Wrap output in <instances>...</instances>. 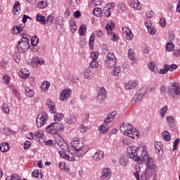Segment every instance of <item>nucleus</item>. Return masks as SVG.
<instances>
[{
    "label": "nucleus",
    "instance_id": "nucleus-1",
    "mask_svg": "<svg viewBox=\"0 0 180 180\" xmlns=\"http://www.w3.org/2000/svg\"><path fill=\"white\" fill-rule=\"evenodd\" d=\"M141 161H143L146 165L145 171L141 174V179L148 180L151 176H153V175H155L154 179H155V176H157V174H155L157 166L154 163L153 158H150L146 150L142 152Z\"/></svg>",
    "mask_w": 180,
    "mask_h": 180
},
{
    "label": "nucleus",
    "instance_id": "nucleus-2",
    "mask_svg": "<svg viewBox=\"0 0 180 180\" xmlns=\"http://www.w3.org/2000/svg\"><path fill=\"white\" fill-rule=\"evenodd\" d=\"M127 153H128V155L129 158L131 160H134V161H141V157H143V154H141V156H139V148L136 146H129L127 149Z\"/></svg>",
    "mask_w": 180,
    "mask_h": 180
},
{
    "label": "nucleus",
    "instance_id": "nucleus-3",
    "mask_svg": "<svg viewBox=\"0 0 180 180\" xmlns=\"http://www.w3.org/2000/svg\"><path fill=\"white\" fill-rule=\"evenodd\" d=\"M63 130H64V126L58 122H53L46 128V131L53 135L57 134V131H63Z\"/></svg>",
    "mask_w": 180,
    "mask_h": 180
},
{
    "label": "nucleus",
    "instance_id": "nucleus-4",
    "mask_svg": "<svg viewBox=\"0 0 180 180\" xmlns=\"http://www.w3.org/2000/svg\"><path fill=\"white\" fill-rule=\"evenodd\" d=\"M116 56L115 53L110 52L108 53L106 58L105 60V65L108 68H113L117 64Z\"/></svg>",
    "mask_w": 180,
    "mask_h": 180
},
{
    "label": "nucleus",
    "instance_id": "nucleus-5",
    "mask_svg": "<svg viewBox=\"0 0 180 180\" xmlns=\"http://www.w3.org/2000/svg\"><path fill=\"white\" fill-rule=\"evenodd\" d=\"M167 94L169 96H175V95H180V87L176 83L168 87Z\"/></svg>",
    "mask_w": 180,
    "mask_h": 180
},
{
    "label": "nucleus",
    "instance_id": "nucleus-6",
    "mask_svg": "<svg viewBox=\"0 0 180 180\" xmlns=\"http://www.w3.org/2000/svg\"><path fill=\"white\" fill-rule=\"evenodd\" d=\"M97 103H103L106 101V89L102 87L99 91L96 96Z\"/></svg>",
    "mask_w": 180,
    "mask_h": 180
},
{
    "label": "nucleus",
    "instance_id": "nucleus-7",
    "mask_svg": "<svg viewBox=\"0 0 180 180\" xmlns=\"http://www.w3.org/2000/svg\"><path fill=\"white\" fill-rule=\"evenodd\" d=\"M105 158V153L101 150H97L96 152L92 155V160L94 162H99Z\"/></svg>",
    "mask_w": 180,
    "mask_h": 180
},
{
    "label": "nucleus",
    "instance_id": "nucleus-8",
    "mask_svg": "<svg viewBox=\"0 0 180 180\" xmlns=\"http://www.w3.org/2000/svg\"><path fill=\"white\" fill-rule=\"evenodd\" d=\"M30 48V44L26 42H19L17 45L18 51L20 53H25Z\"/></svg>",
    "mask_w": 180,
    "mask_h": 180
},
{
    "label": "nucleus",
    "instance_id": "nucleus-9",
    "mask_svg": "<svg viewBox=\"0 0 180 180\" xmlns=\"http://www.w3.org/2000/svg\"><path fill=\"white\" fill-rule=\"evenodd\" d=\"M71 92L72 91L70 89H66L63 90L60 94V97H59L60 101H67V99H68V98L71 96Z\"/></svg>",
    "mask_w": 180,
    "mask_h": 180
},
{
    "label": "nucleus",
    "instance_id": "nucleus-10",
    "mask_svg": "<svg viewBox=\"0 0 180 180\" xmlns=\"http://www.w3.org/2000/svg\"><path fill=\"white\" fill-rule=\"evenodd\" d=\"M78 119V117L75 116L74 114H70L66 117L65 119V122L67 124H75L77 123V120Z\"/></svg>",
    "mask_w": 180,
    "mask_h": 180
},
{
    "label": "nucleus",
    "instance_id": "nucleus-11",
    "mask_svg": "<svg viewBox=\"0 0 180 180\" xmlns=\"http://www.w3.org/2000/svg\"><path fill=\"white\" fill-rule=\"evenodd\" d=\"M89 150L88 146H82L76 149V157H82Z\"/></svg>",
    "mask_w": 180,
    "mask_h": 180
},
{
    "label": "nucleus",
    "instance_id": "nucleus-12",
    "mask_svg": "<svg viewBox=\"0 0 180 180\" xmlns=\"http://www.w3.org/2000/svg\"><path fill=\"white\" fill-rule=\"evenodd\" d=\"M137 85H139V82L137 80H129L124 84V88L128 91H130V89H134Z\"/></svg>",
    "mask_w": 180,
    "mask_h": 180
},
{
    "label": "nucleus",
    "instance_id": "nucleus-13",
    "mask_svg": "<svg viewBox=\"0 0 180 180\" xmlns=\"http://www.w3.org/2000/svg\"><path fill=\"white\" fill-rule=\"evenodd\" d=\"M112 176V171L110 169H104L102 172V175L101 176V180H108Z\"/></svg>",
    "mask_w": 180,
    "mask_h": 180
},
{
    "label": "nucleus",
    "instance_id": "nucleus-14",
    "mask_svg": "<svg viewBox=\"0 0 180 180\" xmlns=\"http://www.w3.org/2000/svg\"><path fill=\"white\" fill-rule=\"evenodd\" d=\"M123 33L126 35L127 40H131L134 37L133 32L130 28L125 27L122 28Z\"/></svg>",
    "mask_w": 180,
    "mask_h": 180
},
{
    "label": "nucleus",
    "instance_id": "nucleus-15",
    "mask_svg": "<svg viewBox=\"0 0 180 180\" xmlns=\"http://www.w3.org/2000/svg\"><path fill=\"white\" fill-rule=\"evenodd\" d=\"M55 26L57 30L63 29L64 27V21L63 20V16H58L56 19Z\"/></svg>",
    "mask_w": 180,
    "mask_h": 180
},
{
    "label": "nucleus",
    "instance_id": "nucleus-16",
    "mask_svg": "<svg viewBox=\"0 0 180 180\" xmlns=\"http://www.w3.org/2000/svg\"><path fill=\"white\" fill-rule=\"evenodd\" d=\"M46 103L49 108L50 113H56V112H57V109L56 108V104L53 101H51V100H47Z\"/></svg>",
    "mask_w": 180,
    "mask_h": 180
},
{
    "label": "nucleus",
    "instance_id": "nucleus-17",
    "mask_svg": "<svg viewBox=\"0 0 180 180\" xmlns=\"http://www.w3.org/2000/svg\"><path fill=\"white\" fill-rule=\"evenodd\" d=\"M128 58L131 60V64H134V63H136V53H134V50L133 49L128 50Z\"/></svg>",
    "mask_w": 180,
    "mask_h": 180
},
{
    "label": "nucleus",
    "instance_id": "nucleus-18",
    "mask_svg": "<svg viewBox=\"0 0 180 180\" xmlns=\"http://www.w3.org/2000/svg\"><path fill=\"white\" fill-rule=\"evenodd\" d=\"M83 75L87 79H92V77H94V72H92V69H91V68H89L84 70Z\"/></svg>",
    "mask_w": 180,
    "mask_h": 180
},
{
    "label": "nucleus",
    "instance_id": "nucleus-19",
    "mask_svg": "<svg viewBox=\"0 0 180 180\" xmlns=\"http://www.w3.org/2000/svg\"><path fill=\"white\" fill-rule=\"evenodd\" d=\"M130 6L136 11H139V9L141 8V6H140V1H139V0H130Z\"/></svg>",
    "mask_w": 180,
    "mask_h": 180
},
{
    "label": "nucleus",
    "instance_id": "nucleus-20",
    "mask_svg": "<svg viewBox=\"0 0 180 180\" xmlns=\"http://www.w3.org/2000/svg\"><path fill=\"white\" fill-rule=\"evenodd\" d=\"M105 29L107 30V33H108V36H110V34H112L113 29H115V23L112 22H109L105 25Z\"/></svg>",
    "mask_w": 180,
    "mask_h": 180
},
{
    "label": "nucleus",
    "instance_id": "nucleus-21",
    "mask_svg": "<svg viewBox=\"0 0 180 180\" xmlns=\"http://www.w3.org/2000/svg\"><path fill=\"white\" fill-rule=\"evenodd\" d=\"M164 148V146H162V142H155V150L156 154H160V153H162V150Z\"/></svg>",
    "mask_w": 180,
    "mask_h": 180
},
{
    "label": "nucleus",
    "instance_id": "nucleus-22",
    "mask_svg": "<svg viewBox=\"0 0 180 180\" xmlns=\"http://www.w3.org/2000/svg\"><path fill=\"white\" fill-rule=\"evenodd\" d=\"M128 137H130L131 139H139L140 137V132L137 131H134V129H132L131 131H129V133H128L127 135Z\"/></svg>",
    "mask_w": 180,
    "mask_h": 180
},
{
    "label": "nucleus",
    "instance_id": "nucleus-23",
    "mask_svg": "<svg viewBox=\"0 0 180 180\" xmlns=\"http://www.w3.org/2000/svg\"><path fill=\"white\" fill-rule=\"evenodd\" d=\"M24 89L25 96H27L28 98H32V96H34V91H33V89H30L27 86H25Z\"/></svg>",
    "mask_w": 180,
    "mask_h": 180
},
{
    "label": "nucleus",
    "instance_id": "nucleus-24",
    "mask_svg": "<svg viewBox=\"0 0 180 180\" xmlns=\"http://www.w3.org/2000/svg\"><path fill=\"white\" fill-rule=\"evenodd\" d=\"M143 97L144 94L141 93V91H138L134 96L133 101H134V102H140V101H141V99H143Z\"/></svg>",
    "mask_w": 180,
    "mask_h": 180
},
{
    "label": "nucleus",
    "instance_id": "nucleus-25",
    "mask_svg": "<svg viewBox=\"0 0 180 180\" xmlns=\"http://www.w3.org/2000/svg\"><path fill=\"white\" fill-rule=\"evenodd\" d=\"M0 150L1 153H6L9 150V143L4 142L0 146Z\"/></svg>",
    "mask_w": 180,
    "mask_h": 180
},
{
    "label": "nucleus",
    "instance_id": "nucleus-26",
    "mask_svg": "<svg viewBox=\"0 0 180 180\" xmlns=\"http://www.w3.org/2000/svg\"><path fill=\"white\" fill-rule=\"evenodd\" d=\"M119 162L122 167H126L129 164V159L126 156H122L120 158Z\"/></svg>",
    "mask_w": 180,
    "mask_h": 180
},
{
    "label": "nucleus",
    "instance_id": "nucleus-27",
    "mask_svg": "<svg viewBox=\"0 0 180 180\" xmlns=\"http://www.w3.org/2000/svg\"><path fill=\"white\" fill-rule=\"evenodd\" d=\"M41 117V118H40ZM41 119V122H44V124H46V122H47V120L49 119V115H47V113L44 112V113H40L37 119Z\"/></svg>",
    "mask_w": 180,
    "mask_h": 180
},
{
    "label": "nucleus",
    "instance_id": "nucleus-28",
    "mask_svg": "<svg viewBox=\"0 0 180 180\" xmlns=\"http://www.w3.org/2000/svg\"><path fill=\"white\" fill-rule=\"evenodd\" d=\"M36 19L37 22H40L41 25H46V18L40 14H37L36 15Z\"/></svg>",
    "mask_w": 180,
    "mask_h": 180
},
{
    "label": "nucleus",
    "instance_id": "nucleus-29",
    "mask_svg": "<svg viewBox=\"0 0 180 180\" xmlns=\"http://www.w3.org/2000/svg\"><path fill=\"white\" fill-rule=\"evenodd\" d=\"M20 11V4H19V1H15L13 6V12L16 15L17 13H19Z\"/></svg>",
    "mask_w": 180,
    "mask_h": 180
},
{
    "label": "nucleus",
    "instance_id": "nucleus-30",
    "mask_svg": "<svg viewBox=\"0 0 180 180\" xmlns=\"http://www.w3.org/2000/svg\"><path fill=\"white\" fill-rule=\"evenodd\" d=\"M64 119V115L63 113H56L53 116L54 122H60Z\"/></svg>",
    "mask_w": 180,
    "mask_h": 180
},
{
    "label": "nucleus",
    "instance_id": "nucleus-31",
    "mask_svg": "<svg viewBox=\"0 0 180 180\" xmlns=\"http://www.w3.org/2000/svg\"><path fill=\"white\" fill-rule=\"evenodd\" d=\"M79 36H85L86 34V25H83L79 28Z\"/></svg>",
    "mask_w": 180,
    "mask_h": 180
},
{
    "label": "nucleus",
    "instance_id": "nucleus-32",
    "mask_svg": "<svg viewBox=\"0 0 180 180\" xmlns=\"http://www.w3.org/2000/svg\"><path fill=\"white\" fill-rule=\"evenodd\" d=\"M58 146L60 147V150H63V151H65V153H67V150H68V144L65 141L59 143Z\"/></svg>",
    "mask_w": 180,
    "mask_h": 180
},
{
    "label": "nucleus",
    "instance_id": "nucleus-33",
    "mask_svg": "<svg viewBox=\"0 0 180 180\" xmlns=\"http://www.w3.org/2000/svg\"><path fill=\"white\" fill-rule=\"evenodd\" d=\"M93 14L94 15V16H96L97 18H101V16H102V10L99 8H95L93 10Z\"/></svg>",
    "mask_w": 180,
    "mask_h": 180
},
{
    "label": "nucleus",
    "instance_id": "nucleus-34",
    "mask_svg": "<svg viewBox=\"0 0 180 180\" xmlns=\"http://www.w3.org/2000/svg\"><path fill=\"white\" fill-rule=\"evenodd\" d=\"M70 27L72 33H75L77 32V25H75V20H71L70 22Z\"/></svg>",
    "mask_w": 180,
    "mask_h": 180
},
{
    "label": "nucleus",
    "instance_id": "nucleus-35",
    "mask_svg": "<svg viewBox=\"0 0 180 180\" xmlns=\"http://www.w3.org/2000/svg\"><path fill=\"white\" fill-rule=\"evenodd\" d=\"M34 138L38 139H43L44 137V134L43 131H37L34 134Z\"/></svg>",
    "mask_w": 180,
    "mask_h": 180
},
{
    "label": "nucleus",
    "instance_id": "nucleus-36",
    "mask_svg": "<svg viewBox=\"0 0 180 180\" xmlns=\"http://www.w3.org/2000/svg\"><path fill=\"white\" fill-rule=\"evenodd\" d=\"M175 49V45L171 42H168L166 45V51H174V49Z\"/></svg>",
    "mask_w": 180,
    "mask_h": 180
},
{
    "label": "nucleus",
    "instance_id": "nucleus-37",
    "mask_svg": "<svg viewBox=\"0 0 180 180\" xmlns=\"http://www.w3.org/2000/svg\"><path fill=\"white\" fill-rule=\"evenodd\" d=\"M162 136L165 141H169L171 140V136L169 135V131H164L162 132Z\"/></svg>",
    "mask_w": 180,
    "mask_h": 180
},
{
    "label": "nucleus",
    "instance_id": "nucleus-38",
    "mask_svg": "<svg viewBox=\"0 0 180 180\" xmlns=\"http://www.w3.org/2000/svg\"><path fill=\"white\" fill-rule=\"evenodd\" d=\"M167 110H168L167 105L163 106V108H162L160 110V115L161 117H165V114L167 113Z\"/></svg>",
    "mask_w": 180,
    "mask_h": 180
},
{
    "label": "nucleus",
    "instance_id": "nucleus-39",
    "mask_svg": "<svg viewBox=\"0 0 180 180\" xmlns=\"http://www.w3.org/2000/svg\"><path fill=\"white\" fill-rule=\"evenodd\" d=\"M55 138L58 145L59 144V143H64V141H64L63 136H61V135H60L59 134H55Z\"/></svg>",
    "mask_w": 180,
    "mask_h": 180
},
{
    "label": "nucleus",
    "instance_id": "nucleus-40",
    "mask_svg": "<svg viewBox=\"0 0 180 180\" xmlns=\"http://www.w3.org/2000/svg\"><path fill=\"white\" fill-rule=\"evenodd\" d=\"M120 68L119 66L117 67H114V68L112 69V75H114V77H117L119 75V74H120Z\"/></svg>",
    "mask_w": 180,
    "mask_h": 180
},
{
    "label": "nucleus",
    "instance_id": "nucleus-41",
    "mask_svg": "<svg viewBox=\"0 0 180 180\" xmlns=\"http://www.w3.org/2000/svg\"><path fill=\"white\" fill-rule=\"evenodd\" d=\"M67 153H70L72 155H75L77 156V148L75 147L72 146V147H68L67 150Z\"/></svg>",
    "mask_w": 180,
    "mask_h": 180
},
{
    "label": "nucleus",
    "instance_id": "nucleus-42",
    "mask_svg": "<svg viewBox=\"0 0 180 180\" xmlns=\"http://www.w3.org/2000/svg\"><path fill=\"white\" fill-rule=\"evenodd\" d=\"M38 43H39V37H37V36L32 37L31 39V44L32 47L37 46Z\"/></svg>",
    "mask_w": 180,
    "mask_h": 180
},
{
    "label": "nucleus",
    "instance_id": "nucleus-43",
    "mask_svg": "<svg viewBox=\"0 0 180 180\" xmlns=\"http://www.w3.org/2000/svg\"><path fill=\"white\" fill-rule=\"evenodd\" d=\"M94 43H95V35L92 34L91 35V37L89 38V46L90 49L94 48Z\"/></svg>",
    "mask_w": 180,
    "mask_h": 180
},
{
    "label": "nucleus",
    "instance_id": "nucleus-44",
    "mask_svg": "<svg viewBox=\"0 0 180 180\" xmlns=\"http://www.w3.org/2000/svg\"><path fill=\"white\" fill-rule=\"evenodd\" d=\"M79 144V139L78 138H73L71 141L72 147H78Z\"/></svg>",
    "mask_w": 180,
    "mask_h": 180
},
{
    "label": "nucleus",
    "instance_id": "nucleus-45",
    "mask_svg": "<svg viewBox=\"0 0 180 180\" xmlns=\"http://www.w3.org/2000/svg\"><path fill=\"white\" fill-rule=\"evenodd\" d=\"M149 70H150L153 72H158V68H155V64L154 63H151L148 65Z\"/></svg>",
    "mask_w": 180,
    "mask_h": 180
},
{
    "label": "nucleus",
    "instance_id": "nucleus-46",
    "mask_svg": "<svg viewBox=\"0 0 180 180\" xmlns=\"http://www.w3.org/2000/svg\"><path fill=\"white\" fill-rule=\"evenodd\" d=\"M98 130L103 134L108 131V126L106 124H103L98 127Z\"/></svg>",
    "mask_w": 180,
    "mask_h": 180
},
{
    "label": "nucleus",
    "instance_id": "nucleus-47",
    "mask_svg": "<svg viewBox=\"0 0 180 180\" xmlns=\"http://www.w3.org/2000/svg\"><path fill=\"white\" fill-rule=\"evenodd\" d=\"M46 22L49 26H51L54 23V16L49 15Z\"/></svg>",
    "mask_w": 180,
    "mask_h": 180
},
{
    "label": "nucleus",
    "instance_id": "nucleus-48",
    "mask_svg": "<svg viewBox=\"0 0 180 180\" xmlns=\"http://www.w3.org/2000/svg\"><path fill=\"white\" fill-rule=\"evenodd\" d=\"M117 9L119 12H124V10L126 9V5L124 4V3H119V4L117 5Z\"/></svg>",
    "mask_w": 180,
    "mask_h": 180
},
{
    "label": "nucleus",
    "instance_id": "nucleus-49",
    "mask_svg": "<svg viewBox=\"0 0 180 180\" xmlns=\"http://www.w3.org/2000/svg\"><path fill=\"white\" fill-rule=\"evenodd\" d=\"M13 58L15 63H19V61H20V53L18 52H14Z\"/></svg>",
    "mask_w": 180,
    "mask_h": 180
},
{
    "label": "nucleus",
    "instance_id": "nucleus-50",
    "mask_svg": "<svg viewBox=\"0 0 180 180\" xmlns=\"http://www.w3.org/2000/svg\"><path fill=\"white\" fill-rule=\"evenodd\" d=\"M165 65H166V68H167V71H171V72L174 71V70H176V68H178L175 64H172V65L165 64Z\"/></svg>",
    "mask_w": 180,
    "mask_h": 180
},
{
    "label": "nucleus",
    "instance_id": "nucleus-51",
    "mask_svg": "<svg viewBox=\"0 0 180 180\" xmlns=\"http://www.w3.org/2000/svg\"><path fill=\"white\" fill-rule=\"evenodd\" d=\"M37 6L39 9H44L47 6V2L44 1H39L37 4Z\"/></svg>",
    "mask_w": 180,
    "mask_h": 180
},
{
    "label": "nucleus",
    "instance_id": "nucleus-52",
    "mask_svg": "<svg viewBox=\"0 0 180 180\" xmlns=\"http://www.w3.org/2000/svg\"><path fill=\"white\" fill-rule=\"evenodd\" d=\"M41 87L42 88V89H44V91H49V88H50V82H44L42 83Z\"/></svg>",
    "mask_w": 180,
    "mask_h": 180
},
{
    "label": "nucleus",
    "instance_id": "nucleus-53",
    "mask_svg": "<svg viewBox=\"0 0 180 180\" xmlns=\"http://www.w3.org/2000/svg\"><path fill=\"white\" fill-rule=\"evenodd\" d=\"M90 57L92 60L96 61V60H98V57H99V52H92Z\"/></svg>",
    "mask_w": 180,
    "mask_h": 180
},
{
    "label": "nucleus",
    "instance_id": "nucleus-54",
    "mask_svg": "<svg viewBox=\"0 0 180 180\" xmlns=\"http://www.w3.org/2000/svg\"><path fill=\"white\" fill-rule=\"evenodd\" d=\"M36 124L37 127H42V126H44V121H41V117L37 118L36 120Z\"/></svg>",
    "mask_w": 180,
    "mask_h": 180
},
{
    "label": "nucleus",
    "instance_id": "nucleus-55",
    "mask_svg": "<svg viewBox=\"0 0 180 180\" xmlns=\"http://www.w3.org/2000/svg\"><path fill=\"white\" fill-rule=\"evenodd\" d=\"M102 5V0H92L91 6H101Z\"/></svg>",
    "mask_w": 180,
    "mask_h": 180
},
{
    "label": "nucleus",
    "instance_id": "nucleus-56",
    "mask_svg": "<svg viewBox=\"0 0 180 180\" xmlns=\"http://www.w3.org/2000/svg\"><path fill=\"white\" fill-rule=\"evenodd\" d=\"M133 130V126H131L130 124H127V128L125 134H124V136H127L130 131Z\"/></svg>",
    "mask_w": 180,
    "mask_h": 180
},
{
    "label": "nucleus",
    "instance_id": "nucleus-57",
    "mask_svg": "<svg viewBox=\"0 0 180 180\" xmlns=\"http://www.w3.org/2000/svg\"><path fill=\"white\" fill-rule=\"evenodd\" d=\"M92 34L96 36V37H102L103 36V32H102V30H97L94 31Z\"/></svg>",
    "mask_w": 180,
    "mask_h": 180
},
{
    "label": "nucleus",
    "instance_id": "nucleus-58",
    "mask_svg": "<svg viewBox=\"0 0 180 180\" xmlns=\"http://www.w3.org/2000/svg\"><path fill=\"white\" fill-rule=\"evenodd\" d=\"M3 82H4V84H6L7 85L11 84V77H9V76L4 75L3 76Z\"/></svg>",
    "mask_w": 180,
    "mask_h": 180
},
{
    "label": "nucleus",
    "instance_id": "nucleus-59",
    "mask_svg": "<svg viewBox=\"0 0 180 180\" xmlns=\"http://www.w3.org/2000/svg\"><path fill=\"white\" fill-rule=\"evenodd\" d=\"M68 2L71 6H77L79 4V0H68Z\"/></svg>",
    "mask_w": 180,
    "mask_h": 180
},
{
    "label": "nucleus",
    "instance_id": "nucleus-60",
    "mask_svg": "<svg viewBox=\"0 0 180 180\" xmlns=\"http://www.w3.org/2000/svg\"><path fill=\"white\" fill-rule=\"evenodd\" d=\"M166 120L169 124H172L173 123H175V119L171 115L167 116L166 117Z\"/></svg>",
    "mask_w": 180,
    "mask_h": 180
},
{
    "label": "nucleus",
    "instance_id": "nucleus-61",
    "mask_svg": "<svg viewBox=\"0 0 180 180\" xmlns=\"http://www.w3.org/2000/svg\"><path fill=\"white\" fill-rule=\"evenodd\" d=\"M146 27H147L148 32V33H150V34H152V35L155 34V32H157V30L155 29L152 28L151 26H150V25H147Z\"/></svg>",
    "mask_w": 180,
    "mask_h": 180
},
{
    "label": "nucleus",
    "instance_id": "nucleus-62",
    "mask_svg": "<svg viewBox=\"0 0 180 180\" xmlns=\"http://www.w3.org/2000/svg\"><path fill=\"white\" fill-rule=\"evenodd\" d=\"M22 72V78H29V70H26V69H24L21 70Z\"/></svg>",
    "mask_w": 180,
    "mask_h": 180
},
{
    "label": "nucleus",
    "instance_id": "nucleus-63",
    "mask_svg": "<svg viewBox=\"0 0 180 180\" xmlns=\"http://www.w3.org/2000/svg\"><path fill=\"white\" fill-rule=\"evenodd\" d=\"M89 65L91 68H98L99 63L96 60H91Z\"/></svg>",
    "mask_w": 180,
    "mask_h": 180
},
{
    "label": "nucleus",
    "instance_id": "nucleus-64",
    "mask_svg": "<svg viewBox=\"0 0 180 180\" xmlns=\"http://www.w3.org/2000/svg\"><path fill=\"white\" fill-rule=\"evenodd\" d=\"M4 133L6 136H12V134H13V131L7 127L4 129Z\"/></svg>",
    "mask_w": 180,
    "mask_h": 180
}]
</instances>
